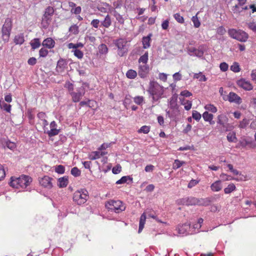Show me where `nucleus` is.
<instances>
[{
    "label": "nucleus",
    "mask_w": 256,
    "mask_h": 256,
    "mask_svg": "<svg viewBox=\"0 0 256 256\" xmlns=\"http://www.w3.org/2000/svg\"><path fill=\"white\" fill-rule=\"evenodd\" d=\"M149 96L152 98V102H158L162 98L164 92V87L160 86L158 82L151 80L150 82L147 90Z\"/></svg>",
    "instance_id": "f257e3e1"
},
{
    "label": "nucleus",
    "mask_w": 256,
    "mask_h": 256,
    "mask_svg": "<svg viewBox=\"0 0 256 256\" xmlns=\"http://www.w3.org/2000/svg\"><path fill=\"white\" fill-rule=\"evenodd\" d=\"M105 206L109 211L116 213H120L126 209L124 204L120 200H110L106 203Z\"/></svg>",
    "instance_id": "f03ea898"
},
{
    "label": "nucleus",
    "mask_w": 256,
    "mask_h": 256,
    "mask_svg": "<svg viewBox=\"0 0 256 256\" xmlns=\"http://www.w3.org/2000/svg\"><path fill=\"white\" fill-rule=\"evenodd\" d=\"M228 34L232 38L241 42H246L248 38V34L241 30L229 29Z\"/></svg>",
    "instance_id": "7ed1b4c3"
},
{
    "label": "nucleus",
    "mask_w": 256,
    "mask_h": 256,
    "mask_svg": "<svg viewBox=\"0 0 256 256\" xmlns=\"http://www.w3.org/2000/svg\"><path fill=\"white\" fill-rule=\"evenodd\" d=\"M88 198V192L86 189L78 190L73 195V200L78 205L84 204Z\"/></svg>",
    "instance_id": "20e7f679"
},
{
    "label": "nucleus",
    "mask_w": 256,
    "mask_h": 256,
    "mask_svg": "<svg viewBox=\"0 0 256 256\" xmlns=\"http://www.w3.org/2000/svg\"><path fill=\"white\" fill-rule=\"evenodd\" d=\"M32 182V178L26 175L22 174L19 178H17V190L22 188V191L24 190ZM20 190L19 192H20Z\"/></svg>",
    "instance_id": "39448f33"
},
{
    "label": "nucleus",
    "mask_w": 256,
    "mask_h": 256,
    "mask_svg": "<svg viewBox=\"0 0 256 256\" xmlns=\"http://www.w3.org/2000/svg\"><path fill=\"white\" fill-rule=\"evenodd\" d=\"M11 29L12 21L10 19L7 18L5 20L2 30V38L4 42H8V40Z\"/></svg>",
    "instance_id": "423d86ee"
},
{
    "label": "nucleus",
    "mask_w": 256,
    "mask_h": 256,
    "mask_svg": "<svg viewBox=\"0 0 256 256\" xmlns=\"http://www.w3.org/2000/svg\"><path fill=\"white\" fill-rule=\"evenodd\" d=\"M114 43L118 48V54L120 56H122L124 54L127 52L128 50L126 48V40L124 38H118L114 40Z\"/></svg>",
    "instance_id": "0eeeda50"
},
{
    "label": "nucleus",
    "mask_w": 256,
    "mask_h": 256,
    "mask_svg": "<svg viewBox=\"0 0 256 256\" xmlns=\"http://www.w3.org/2000/svg\"><path fill=\"white\" fill-rule=\"evenodd\" d=\"M146 214H147L148 217L152 218L154 219H156L158 222H162V221L158 220L156 216L150 212L146 210L145 212H144L140 216V218L139 228L138 230V233H140L142 230L146 220Z\"/></svg>",
    "instance_id": "6e6552de"
},
{
    "label": "nucleus",
    "mask_w": 256,
    "mask_h": 256,
    "mask_svg": "<svg viewBox=\"0 0 256 256\" xmlns=\"http://www.w3.org/2000/svg\"><path fill=\"white\" fill-rule=\"evenodd\" d=\"M52 178H50L47 176H45L42 178H40L38 179L39 183L40 186L48 190L51 189L53 186V184L52 182Z\"/></svg>",
    "instance_id": "1a4fd4ad"
},
{
    "label": "nucleus",
    "mask_w": 256,
    "mask_h": 256,
    "mask_svg": "<svg viewBox=\"0 0 256 256\" xmlns=\"http://www.w3.org/2000/svg\"><path fill=\"white\" fill-rule=\"evenodd\" d=\"M179 205L195 206L196 204V198L193 196L185 197L177 200Z\"/></svg>",
    "instance_id": "9d476101"
},
{
    "label": "nucleus",
    "mask_w": 256,
    "mask_h": 256,
    "mask_svg": "<svg viewBox=\"0 0 256 256\" xmlns=\"http://www.w3.org/2000/svg\"><path fill=\"white\" fill-rule=\"evenodd\" d=\"M84 94L85 90L83 86L78 88L76 92H71L70 95L72 97V101L74 102H79Z\"/></svg>",
    "instance_id": "9b49d317"
},
{
    "label": "nucleus",
    "mask_w": 256,
    "mask_h": 256,
    "mask_svg": "<svg viewBox=\"0 0 256 256\" xmlns=\"http://www.w3.org/2000/svg\"><path fill=\"white\" fill-rule=\"evenodd\" d=\"M190 224L185 223L182 224L178 225L176 230L178 234L182 236H185L190 234Z\"/></svg>",
    "instance_id": "f8f14e48"
},
{
    "label": "nucleus",
    "mask_w": 256,
    "mask_h": 256,
    "mask_svg": "<svg viewBox=\"0 0 256 256\" xmlns=\"http://www.w3.org/2000/svg\"><path fill=\"white\" fill-rule=\"evenodd\" d=\"M150 68L148 64H140L138 68V74L140 78H144L147 76L149 73Z\"/></svg>",
    "instance_id": "ddd939ff"
},
{
    "label": "nucleus",
    "mask_w": 256,
    "mask_h": 256,
    "mask_svg": "<svg viewBox=\"0 0 256 256\" xmlns=\"http://www.w3.org/2000/svg\"><path fill=\"white\" fill-rule=\"evenodd\" d=\"M188 54L190 56H196L197 57L201 58L204 55V50L202 48H187Z\"/></svg>",
    "instance_id": "4468645a"
},
{
    "label": "nucleus",
    "mask_w": 256,
    "mask_h": 256,
    "mask_svg": "<svg viewBox=\"0 0 256 256\" xmlns=\"http://www.w3.org/2000/svg\"><path fill=\"white\" fill-rule=\"evenodd\" d=\"M54 12V10L52 7H48L45 10L44 14L42 18V22H46L48 24V22L50 21V16L53 14Z\"/></svg>",
    "instance_id": "2eb2a0df"
},
{
    "label": "nucleus",
    "mask_w": 256,
    "mask_h": 256,
    "mask_svg": "<svg viewBox=\"0 0 256 256\" xmlns=\"http://www.w3.org/2000/svg\"><path fill=\"white\" fill-rule=\"evenodd\" d=\"M237 84L246 90H252L253 88L251 84L244 79H240L237 81Z\"/></svg>",
    "instance_id": "dca6fc26"
},
{
    "label": "nucleus",
    "mask_w": 256,
    "mask_h": 256,
    "mask_svg": "<svg viewBox=\"0 0 256 256\" xmlns=\"http://www.w3.org/2000/svg\"><path fill=\"white\" fill-rule=\"evenodd\" d=\"M204 220L202 218L198 219L196 223L193 224L192 226H190V234L198 233L200 232V229L202 227V224L203 223Z\"/></svg>",
    "instance_id": "f3484780"
},
{
    "label": "nucleus",
    "mask_w": 256,
    "mask_h": 256,
    "mask_svg": "<svg viewBox=\"0 0 256 256\" xmlns=\"http://www.w3.org/2000/svg\"><path fill=\"white\" fill-rule=\"evenodd\" d=\"M228 118L224 114H221L218 116V122L217 123L220 125L222 126L223 128H227Z\"/></svg>",
    "instance_id": "a211bd4d"
},
{
    "label": "nucleus",
    "mask_w": 256,
    "mask_h": 256,
    "mask_svg": "<svg viewBox=\"0 0 256 256\" xmlns=\"http://www.w3.org/2000/svg\"><path fill=\"white\" fill-rule=\"evenodd\" d=\"M228 100L230 102H234L236 104L242 103V98L236 93L230 92L228 95Z\"/></svg>",
    "instance_id": "6ab92c4d"
},
{
    "label": "nucleus",
    "mask_w": 256,
    "mask_h": 256,
    "mask_svg": "<svg viewBox=\"0 0 256 256\" xmlns=\"http://www.w3.org/2000/svg\"><path fill=\"white\" fill-rule=\"evenodd\" d=\"M67 62L66 61V60L62 58H60L57 62V66L56 68V71L58 72H62L64 71Z\"/></svg>",
    "instance_id": "aec40b11"
},
{
    "label": "nucleus",
    "mask_w": 256,
    "mask_h": 256,
    "mask_svg": "<svg viewBox=\"0 0 256 256\" xmlns=\"http://www.w3.org/2000/svg\"><path fill=\"white\" fill-rule=\"evenodd\" d=\"M107 153V152H100V150L92 152L90 154L89 158L91 160H95L106 154Z\"/></svg>",
    "instance_id": "412c9836"
},
{
    "label": "nucleus",
    "mask_w": 256,
    "mask_h": 256,
    "mask_svg": "<svg viewBox=\"0 0 256 256\" xmlns=\"http://www.w3.org/2000/svg\"><path fill=\"white\" fill-rule=\"evenodd\" d=\"M222 188V181L218 180L210 185V189L212 192H217L220 191Z\"/></svg>",
    "instance_id": "4be33fe9"
},
{
    "label": "nucleus",
    "mask_w": 256,
    "mask_h": 256,
    "mask_svg": "<svg viewBox=\"0 0 256 256\" xmlns=\"http://www.w3.org/2000/svg\"><path fill=\"white\" fill-rule=\"evenodd\" d=\"M132 178L130 176H124L119 180L116 182V184H120L126 183L127 184H131L132 183Z\"/></svg>",
    "instance_id": "5701e85b"
},
{
    "label": "nucleus",
    "mask_w": 256,
    "mask_h": 256,
    "mask_svg": "<svg viewBox=\"0 0 256 256\" xmlns=\"http://www.w3.org/2000/svg\"><path fill=\"white\" fill-rule=\"evenodd\" d=\"M210 203V200L209 198H196V205L200 206H208Z\"/></svg>",
    "instance_id": "b1692460"
},
{
    "label": "nucleus",
    "mask_w": 256,
    "mask_h": 256,
    "mask_svg": "<svg viewBox=\"0 0 256 256\" xmlns=\"http://www.w3.org/2000/svg\"><path fill=\"white\" fill-rule=\"evenodd\" d=\"M0 108L4 111L10 112L11 110V105L6 104L3 98H1L0 100Z\"/></svg>",
    "instance_id": "393cba45"
},
{
    "label": "nucleus",
    "mask_w": 256,
    "mask_h": 256,
    "mask_svg": "<svg viewBox=\"0 0 256 256\" xmlns=\"http://www.w3.org/2000/svg\"><path fill=\"white\" fill-rule=\"evenodd\" d=\"M152 34H149L146 36H144L142 40L143 48H148L150 46V42L151 40Z\"/></svg>",
    "instance_id": "a878e982"
},
{
    "label": "nucleus",
    "mask_w": 256,
    "mask_h": 256,
    "mask_svg": "<svg viewBox=\"0 0 256 256\" xmlns=\"http://www.w3.org/2000/svg\"><path fill=\"white\" fill-rule=\"evenodd\" d=\"M55 42L50 38L45 39L42 42V46L48 48H52L54 46Z\"/></svg>",
    "instance_id": "bb28decb"
},
{
    "label": "nucleus",
    "mask_w": 256,
    "mask_h": 256,
    "mask_svg": "<svg viewBox=\"0 0 256 256\" xmlns=\"http://www.w3.org/2000/svg\"><path fill=\"white\" fill-rule=\"evenodd\" d=\"M243 6L244 5H240V4H238L232 6L231 8L232 12L236 16H240L242 12V6Z\"/></svg>",
    "instance_id": "cd10ccee"
},
{
    "label": "nucleus",
    "mask_w": 256,
    "mask_h": 256,
    "mask_svg": "<svg viewBox=\"0 0 256 256\" xmlns=\"http://www.w3.org/2000/svg\"><path fill=\"white\" fill-rule=\"evenodd\" d=\"M112 24V20L110 16L107 14L104 20L100 22V26L105 28H109Z\"/></svg>",
    "instance_id": "c85d7f7f"
},
{
    "label": "nucleus",
    "mask_w": 256,
    "mask_h": 256,
    "mask_svg": "<svg viewBox=\"0 0 256 256\" xmlns=\"http://www.w3.org/2000/svg\"><path fill=\"white\" fill-rule=\"evenodd\" d=\"M68 184V179L64 176L58 179V186L60 188H65Z\"/></svg>",
    "instance_id": "c756f323"
},
{
    "label": "nucleus",
    "mask_w": 256,
    "mask_h": 256,
    "mask_svg": "<svg viewBox=\"0 0 256 256\" xmlns=\"http://www.w3.org/2000/svg\"><path fill=\"white\" fill-rule=\"evenodd\" d=\"M110 7V6L108 4L104 2L102 4V5L98 6L97 8L98 11L101 12L106 13L108 12V10Z\"/></svg>",
    "instance_id": "7c9ffc66"
},
{
    "label": "nucleus",
    "mask_w": 256,
    "mask_h": 256,
    "mask_svg": "<svg viewBox=\"0 0 256 256\" xmlns=\"http://www.w3.org/2000/svg\"><path fill=\"white\" fill-rule=\"evenodd\" d=\"M114 16L116 18V20L121 24H124V19L123 18L122 16L116 10L114 11Z\"/></svg>",
    "instance_id": "2f4dec72"
},
{
    "label": "nucleus",
    "mask_w": 256,
    "mask_h": 256,
    "mask_svg": "<svg viewBox=\"0 0 256 256\" xmlns=\"http://www.w3.org/2000/svg\"><path fill=\"white\" fill-rule=\"evenodd\" d=\"M236 190L235 185L231 183L229 184L226 188L224 189V192L226 194H229Z\"/></svg>",
    "instance_id": "473e14b6"
},
{
    "label": "nucleus",
    "mask_w": 256,
    "mask_h": 256,
    "mask_svg": "<svg viewBox=\"0 0 256 256\" xmlns=\"http://www.w3.org/2000/svg\"><path fill=\"white\" fill-rule=\"evenodd\" d=\"M137 72L136 70H129L126 73V76L130 79H134L137 76Z\"/></svg>",
    "instance_id": "72a5a7b5"
},
{
    "label": "nucleus",
    "mask_w": 256,
    "mask_h": 256,
    "mask_svg": "<svg viewBox=\"0 0 256 256\" xmlns=\"http://www.w3.org/2000/svg\"><path fill=\"white\" fill-rule=\"evenodd\" d=\"M194 78L198 79L200 82H206L207 80V78L205 75L203 74L201 72H200L198 74H194Z\"/></svg>",
    "instance_id": "f704fd0d"
},
{
    "label": "nucleus",
    "mask_w": 256,
    "mask_h": 256,
    "mask_svg": "<svg viewBox=\"0 0 256 256\" xmlns=\"http://www.w3.org/2000/svg\"><path fill=\"white\" fill-rule=\"evenodd\" d=\"M148 52H146L142 56L138 59V62L142 63V64H147L148 61Z\"/></svg>",
    "instance_id": "c9c22d12"
},
{
    "label": "nucleus",
    "mask_w": 256,
    "mask_h": 256,
    "mask_svg": "<svg viewBox=\"0 0 256 256\" xmlns=\"http://www.w3.org/2000/svg\"><path fill=\"white\" fill-rule=\"evenodd\" d=\"M84 46V44L82 42H78L76 44H73V43H69L68 44V48L71 49H74V50H78L77 48H82Z\"/></svg>",
    "instance_id": "e433bc0d"
},
{
    "label": "nucleus",
    "mask_w": 256,
    "mask_h": 256,
    "mask_svg": "<svg viewBox=\"0 0 256 256\" xmlns=\"http://www.w3.org/2000/svg\"><path fill=\"white\" fill-rule=\"evenodd\" d=\"M202 118L206 122L211 121L214 118V115L212 114L208 113V112H205L202 114Z\"/></svg>",
    "instance_id": "4c0bfd02"
},
{
    "label": "nucleus",
    "mask_w": 256,
    "mask_h": 256,
    "mask_svg": "<svg viewBox=\"0 0 256 256\" xmlns=\"http://www.w3.org/2000/svg\"><path fill=\"white\" fill-rule=\"evenodd\" d=\"M169 106L170 109L173 110L174 111L175 110L178 111V106L176 100H174L172 98L170 102Z\"/></svg>",
    "instance_id": "58836bf2"
},
{
    "label": "nucleus",
    "mask_w": 256,
    "mask_h": 256,
    "mask_svg": "<svg viewBox=\"0 0 256 256\" xmlns=\"http://www.w3.org/2000/svg\"><path fill=\"white\" fill-rule=\"evenodd\" d=\"M184 164H185V162L184 161L175 160L172 165V168L174 170H176L181 167Z\"/></svg>",
    "instance_id": "ea45409f"
},
{
    "label": "nucleus",
    "mask_w": 256,
    "mask_h": 256,
    "mask_svg": "<svg viewBox=\"0 0 256 256\" xmlns=\"http://www.w3.org/2000/svg\"><path fill=\"white\" fill-rule=\"evenodd\" d=\"M98 51L100 54H106L108 51V48L105 44H101L98 46Z\"/></svg>",
    "instance_id": "a19ab883"
},
{
    "label": "nucleus",
    "mask_w": 256,
    "mask_h": 256,
    "mask_svg": "<svg viewBox=\"0 0 256 256\" xmlns=\"http://www.w3.org/2000/svg\"><path fill=\"white\" fill-rule=\"evenodd\" d=\"M30 45L32 49L34 50L38 48L40 43L38 38H34L33 40L30 42Z\"/></svg>",
    "instance_id": "79ce46f5"
},
{
    "label": "nucleus",
    "mask_w": 256,
    "mask_h": 256,
    "mask_svg": "<svg viewBox=\"0 0 256 256\" xmlns=\"http://www.w3.org/2000/svg\"><path fill=\"white\" fill-rule=\"evenodd\" d=\"M192 20L194 24V27L198 28L200 26V22L197 16V14L192 17Z\"/></svg>",
    "instance_id": "37998d69"
},
{
    "label": "nucleus",
    "mask_w": 256,
    "mask_h": 256,
    "mask_svg": "<svg viewBox=\"0 0 256 256\" xmlns=\"http://www.w3.org/2000/svg\"><path fill=\"white\" fill-rule=\"evenodd\" d=\"M230 69L232 71L234 72H238L240 71V69L238 64L236 62H234L230 66Z\"/></svg>",
    "instance_id": "c03bdc74"
},
{
    "label": "nucleus",
    "mask_w": 256,
    "mask_h": 256,
    "mask_svg": "<svg viewBox=\"0 0 256 256\" xmlns=\"http://www.w3.org/2000/svg\"><path fill=\"white\" fill-rule=\"evenodd\" d=\"M204 108L208 111L213 113H216L217 112L216 108L214 105L212 104H206L204 106Z\"/></svg>",
    "instance_id": "a18cd8bd"
},
{
    "label": "nucleus",
    "mask_w": 256,
    "mask_h": 256,
    "mask_svg": "<svg viewBox=\"0 0 256 256\" xmlns=\"http://www.w3.org/2000/svg\"><path fill=\"white\" fill-rule=\"evenodd\" d=\"M60 130L57 128H53L48 130L46 133L50 137H52L58 134Z\"/></svg>",
    "instance_id": "49530a36"
},
{
    "label": "nucleus",
    "mask_w": 256,
    "mask_h": 256,
    "mask_svg": "<svg viewBox=\"0 0 256 256\" xmlns=\"http://www.w3.org/2000/svg\"><path fill=\"white\" fill-rule=\"evenodd\" d=\"M70 172L71 174L74 177L79 176L81 174L80 170L77 167L72 168Z\"/></svg>",
    "instance_id": "de8ad7c7"
},
{
    "label": "nucleus",
    "mask_w": 256,
    "mask_h": 256,
    "mask_svg": "<svg viewBox=\"0 0 256 256\" xmlns=\"http://www.w3.org/2000/svg\"><path fill=\"white\" fill-rule=\"evenodd\" d=\"M134 102L138 105H142L144 101L142 96H136L134 98Z\"/></svg>",
    "instance_id": "09e8293b"
},
{
    "label": "nucleus",
    "mask_w": 256,
    "mask_h": 256,
    "mask_svg": "<svg viewBox=\"0 0 256 256\" xmlns=\"http://www.w3.org/2000/svg\"><path fill=\"white\" fill-rule=\"evenodd\" d=\"M150 130V126H142L140 130H138V132L147 134L149 132Z\"/></svg>",
    "instance_id": "8fccbe9b"
},
{
    "label": "nucleus",
    "mask_w": 256,
    "mask_h": 256,
    "mask_svg": "<svg viewBox=\"0 0 256 256\" xmlns=\"http://www.w3.org/2000/svg\"><path fill=\"white\" fill-rule=\"evenodd\" d=\"M55 172L58 174H63L65 172V168L62 165H58L56 166Z\"/></svg>",
    "instance_id": "3c124183"
},
{
    "label": "nucleus",
    "mask_w": 256,
    "mask_h": 256,
    "mask_svg": "<svg viewBox=\"0 0 256 256\" xmlns=\"http://www.w3.org/2000/svg\"><path fill=\"white\" fill-rule=\"evenodd\" d=\"M4 144L8 148L12 150H14L16 147V144L10 140H4Z\"/></svg>",
    "instance_id": "603ef678"
},
{
    "label": "nucleus",
    "mask_w": 256,
    "mask_h": 256,
    "mask_svg": "<svg viewBox=\"0 0 256 256\" xmlns=\"http://www.w3.org/2000/svg\"><path fill=\"white\" fill-rule=\"evenodd\" d=\"M69 32L74 34H78L79 32L78 27L76 24L72 25L69 28Z\"/></svg>",
    "instance_id": "864d4df0"
},
{
    "label": "nucleus",
    "mask_w": 256,
    "mask_h": 256,
    "mask_svg": "<svg viewBox=\"0 0 256 256\" xmlns=\"http://www.w3.org/2000/svg\"><path fill=\"white\" fill-rule=\"evenodd\" d=\"M174 17L178 22L180 24H183L184 22V18L183 16H181L180 14H175L174 15Z\"/></svg>",
    "instance_id": "5fc2aeb1"
},
{
    "label": "nucleus",
    "mask_w": 256,
    "mask_h": 256,
    "mask_svg": "<svg viewBox=\"0 0 256 256\" xmlns=\"http://www.w3.org/2000/svg\"><path fill=\"white\" fill-rule=\"evenodd\" d=\"M227 140L229 142H234L236 140L234 133H229L227 136Z\"/></svg>",
    "instance_id": "6e6d98bb"
},
{
    "label": "nucleus",
    "mask_w": 256,
    "mask_h": 256,
    "mask_svg": "<svg viewBox=\"0 0 256 256\" xmlns=\"http://www.w3.org/2000/svg\"><path fill=\"white\" fill-rule=\"evenodd\" d=\"M74 55L79 59L82 58L84 56L83 52L80 50H72Z\"/></svg>",
    "instance_id": "4d7b16f0"
},
{
    "label": "nucleus",
    "mask_w": 256,
    "mask_h": 256,
    "mask_svg": "<svg viewBox=\"0 0 256 256\" xmlns=\"http://www.w3.org/2000/svg\"><path fill=\"white\" fill-rule=\"evenodd\" d=\"M172 78H173L175 82H176L180 81V80H182V75L180 72H178L174 73L172 75Z\"/></svg>",
    "instance_id": "13d9d810"
},
{
    "label": "nucleus",
    "mask_w": 256,
    "mask_h": 256,
    "mask_svg": "<svg viewBox=\"0 0 256 256\" xmlns=\"http://www.w3.org/2000/svg\"><path fill=\"white\" fill-rule=\"evenodd\" d=\"M192 117L195 120L198 121L201 118L202 116L198 112L194 110L192 114Z\"/></svg>",
    "instance_id": "bf43d9fd"
},
{
    "label": "nucleus",
    "mask_w": 256,
    "mask_h": 256,
    "mask_svg": "<svg viewBox=\"0 0 256 256\" xmlns=\"http://www.w3.org/2000/svg\"><path fill=\"white\" fill-rule=\"evenodd\" d=\"M122 171V166L120 164H118L112 169V172L114 174H118Z\"/></svg>",
    "instance_id": "052dcab7"
},
{
    "label": "nucleus",
    "mask_w": 256,
    "mask_h": 256,
    "mask_svg": "<svg viewBox=\"0 0 256 256\" xmlns=\"http://www.w3.org/2000/svg\"><path fill=\"white\" fill-rule=\"evenodd\" d=\"M226 32V30L223 26H219L216 29V34L220 36L224 35Z\"/></svg>",
    "instance_id": "680f3d73"
},
{
    "label": "nucleus",
    "mask_w": 256,
    "mask_h": 256,
    "mask_svg": "<svg viewBox=\"0 0 256 256\" xmlns=\"http://www.w3.org/2000/svg\"><path fill=\"white\" fill-rule=\"evenodd\" d=\"M100 22L99 20L98 19H94L90 23V24L92 26L96 28H98V26H100Z\"/></svg>",
    "instance_id": "e2e57ef3"
},
{
    "label": "nucleus",
    "mask_w": 256,
    "mask_h": 256,
    "mask_svg": "<svg viewBox=\"0 0 256 256\" xmlns=\"http://www.w3.org/2000/svg\"><path fill=\"white\" fill-rule=\"evenodd\" d=\"M199 182V180H192L188 185V188H192L195 186H196Z\"/></svg>",
    "instance_id": "0e129e2a"
},
{
    "label": "nucleus",
    "mask_w": 256,
    "mask_h": 256,
    "mask_svg": "<svg viewBox=\"0 0 256 256\" xmlns=\"http://www.w3.org/2000/svg\"><path fill=\"white\" fill-rule=\"evenodd\" d=\"M48 50L44 48H42L39 51V54L40 57L44 58L48 55Z\"/></svg>",
    "instance_id": "69168bd1"
},
{
    "label": "nucleus",
    "mask_w": 256,
    "mask_h": 256,
    "mask_svg": "<svg viewBox=\"0 0 256 256\" xmlns=\"http://www.w3.org/2000/svg\"><path fill=\"white\" fill-rule=\"evenodd\" d=\"M248 26L250 30L256 33V24L254 22H252L248 23Z\"/></svg>",
    "instance_id": "338daca9"
},
{
    "label": "nucleus",
    "mask_w": 256,
    "mask_h": 256,
    "mask_svg": "<svg viewBox=\"0 0 256 256\" xmlns=\"http://www.w3.org/2000/svg\"><path fill=\"white\" fill-rule=\"evenodd\" d=\"M220 68L222 72H226L228 68V65L225 62L221 63L220 65Z\"/></svg>",
    "instance_id": "774afa93"
}]
</instances>
